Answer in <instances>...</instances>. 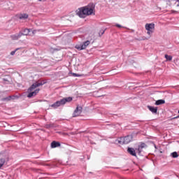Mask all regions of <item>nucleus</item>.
<instances>
[{"label": "nucleus", "instance_id": "20e7f679", "mask_svg": "<svg viewBox=\"0 0 179 179\" xmlns=\"http://www.w3.org/2000/svg\"><path fill=\"white\" fill-rule=\"evenodd\" d=\"M145 30H147V34H148L150 37H152V34H153V33L155 32V24L154 23L146 24Z\"/></svg>", "mask_w": 179, "mask_h": 179}, {"label": "nucleus", "instance_id": "cd10ccee", "mask_svg": "<svg viewBox=\"0 0 179 179\" xmlns=\"http://www.w3.org/2000/svg\"><path fill=\"white\" fill-rule=\"evenodd\" d=\"M156 179H159V178H156Z\"/></svg>", "mask_w": 179, "mask_h": 179}, {"label": "nucleus", "instance_id": "a878e982", "mask_svg": "<svg viewBox=\"0 0 179 179\" xmlns=\"http://www.w3.org/2000/svg\"><path fill=\"white\" fill-rule=\"evenodd\" d=\"M34 33H36V31H32V34H34Z\"/></svg>", "mask_w": 179, "mask_h": 179}, {"label": "nucleus", "instance_id": "393cba45", "mask_svg": "<svg viewBox=\"0 0 179 179\" xmlns=\"http://www.w3.org/2000/svg\"><path fill=\"white\" fill-rule=\"evenodd\" d=\"M47 0H38L39 2H45Z\"/></svg>", "mask_w": 179, "mask_h": 179}, {"label": "nucleus", "instance_id": "f257e3e1", "mask_svg": "<svg viewBox=\"0 0 179 179\" xmlns=\"http://www.w3.org/2000/svg\"><path fill=\"white\" fill-rule=\"evenodd\" d=\"M76 15L79 17H87V16H90V15H94V7L85 6L80 8L76 11Z\"/></svg>", "mask_w": 179, "mask_h": 179}, {"label": "nucleus", "instance_id": "39448f33", "mask_svg": "<svg viewBox=\"0 0 179 179\" xmlns=\"http://www.w3.org/2000/svg\"><path fill=\"white\" fill-rule=\"evenodd\" d=\"M132 141V136H127L125 137H121L120 140H118V143L120 145H127V143H129Z\"/></svg>", "mask_w": 179, "mask_h": 179}, {"label": "nucleus", "instance_id": "f3484780", "mask_svg": "<svg viewBox=\"0 0 179 179\" xmlns=\"http://www.w3.org/2000/svg\"><path fill=\"white\" fill-rule=\"evenodd\" d=\"M29 17V15L27 14H21L20 15V19H27Z\"/></svg>", "mask_w": 179, "mask_h": 179}, {"label": "nucleus", "instance_id": "2eb2a0df", "mask_svg": "<svg viewBox=\"0 0 179 179\" xmlns=\"http://www.w3.org/2000/svg\"><path fill=\"white\" fill-rule=\"evenodd\" d=\"M59 146H61V144L59 143V142H56V141H52V143H51V148H58V147H59Z\"/></svg>", "mask_w": 179, "mask_h": 179}, {"label": "nucleus", "instance_id": "423d86ee", "mask_svg": "<svg viewBox=\"0 0 179 179\" xmlns=\"http://www.w3.org/2000/svg\"><path fill=\"white\" fill-rule=\"evenodd\" d=\"M90 41H87L83 42V44L76 45V48L77 50H79L80 51H81V50H86V48H87V46L90 45Z\"/></svg>", "mask_w": 179, "mask_h": 179}, {"label": "nucleus", "instance_id": "1a4fd4ad", "mask_svg": "<svg viewBox=\"0 0 179 179\" xmlns=\"http://www.w3.org/2000/svg\"><path fill=\"white\" fill-rule=\"evenodd\" d=\"M10 100H15V96H8L1 99V101H10Z\"/></svg>", "mask_w": 179, "mask_h": 179}, {"label": "nucleus", "instance_id": "bb28decb", "mask_svg": "<svg viewBox=\"0 0 179 179\" xmlns=\"http://www.w3.org/2000/svg\"><path fill=\"white\" fill-rule=\"evenodd\" d=\"M172 12H173V13H174V12H177V11L172 10Z\"/></svg>", "mask_w": 179, "mask_h": 179}, {"label": "nucleus", "instance_id": "b1692460", "mask_svg": "<svg viewBox=\"0 0 179 179\" xmlns=\"http://www.w3.org/2000/svg\"><path fill=\"white\" fill-rule=\"evenodd\" d=\"M115 26H116V27H118L119 29H121V27H122V26L121 24H116Z\"/></svg>", "mask_w": 179, "mask_h": 179}, {"label": "nucleus", "instance_id": "0eeeda50", "mask_svg": "<svg viewBox=\"0 0 179 179\" xmlns=\"http://www.w3.org/2000/svg\"><path fill=\"white\" fill-rule=\"evenodd\" d=\"M80 114H82V106H77L73 113V117H79Z\"/></svg>", "mask_w": 179, "mask_h": 179}, {"label": "nucleus", "instance_id": "7ed1b4c3", "mask_svg": "<svg viewBox=\"0 0 179 179\" xmlns=\"http://www.w3.org/2000/svg\"><path fill=\"white\" fill-rule=\"evenodd\" d=\"M69 101H72V97L64 98L60 101H57L55 103L52 104L50 107H52V108H58V107H61V106H64Z\"/></svg>", "mask_w": 179, "mask_h": 179}, {"label": "nucleus", "instance_id": "ddd939ff", "mask_svg": "<svg viewBox=\"0 0 179 179\" xmlns=\"http://www.w3.org/2000/svg\"><path fill=\"white\" fill-rule=\"evenodd\" d=\"M164 1L167 3V5H169V6H171V1H176L175 4H176L178 2V4L176 5V6L177 8L179 7V0H164Z\"/></svg>", "mask_w": 179, "mask_h": 179}, {"label": "nucleus", "instance_id": "9d476101", "mask_svg": "<svg viewBox=\"0 0 179 179\" xmlns=\"http://www.w3.org/2000/svg\"><path fill=\"white\" fill-rule=\"evenodd\" d=\"M148 110L152 113V114H157V107H154L151 106H147Z\"/></svg>", "mask_w": 179, "mask_h": 179}, {"label": "nucleus", "instance_id": "6e6552de", "mask_svg": "<svg viewBox=\"0 0 179 179\" xmlns=\"http://www.w3.org/2000/svg\"><path fill=\"white\" fill-rule=\"evenodd\" d=\"M22 37V32H19V34H15L10 36L11 40H19Z\"/></svg>", "mask_w": 179, "mask_h": 179}, {"label": "nucleus", "instance_id": "412c9836", "mask_svg": "<svg viewBox=\"0 0 179 179\" xmlns=\"http://www.w3.org/2000/svg\"><path fill=\"white\" fill-rule=\"evenodd\" d=\"M22 48H16L15 50L12 51L10 52V55H13L14 54H16V51H17L18 50H20Z\"/></svg>", "mask_w": 179, "mask_h": 179}, {"label": "nucleus", "instance_id": "9b49d317", "mask_svg": "<svg viewBox=\"0 0 179 179\" xmlns=\"http://www.w3.org/2000/svg\"><path fill=\"white\" fill-rule=\"evenodd\" d=\"M145 147H146V144L145 143H142L141 145L138 146L137 150L138 155H141V153L143 152V149H145Z\"/></svg>", "mask_w": 179, "mask_h": 179}, {"label": "nucleus", "instance_id": "dca6fc26", "mask_svg": "<svg viewBox=\"0 0 179 179\" xmlns=\"http://www.w3.org/2000/svg\"><path fill=\"white\" fill-rule=\"evenodd\" d=\"M164 103H166V101H164V99H159L155 102V105L160 106L162 104H164Z\"/></svg>", "mask_w": 179, "mask_h": 179}, {"label": "nucleus", "instance_id": "4468645a", "mask_svg": "<svg viewBox=\"0 0 179 179\" xmlns=\"http://www.w3.org/2000/svg\"><path fill=\"white\" fill-rule=\"evenodd\" d=\"M127 152L131 155V156H136V152H135V149L132 148H129Z\"/></svg>", "mask_w": 179, "mask_h": 179}, {"label": "nucleus", "instance_id": "6ab92c4d", "mask_svg": "<svg viewBox=\"0 0 179 179\" xmlns=\"http://www.w3.org/2000/svg\"><path fill=\"white\" fill-rule=\"evenodd\" d=\"M165 58L167 61H171L173 59V57L171 55H165Z\"/></svg>", "mask_w": 179, "mask_h": 179}, {"label": "nucleus", "instance_id": "a211bd4d", "mask_svg": "<svg viewBox=\"0 0 179 179\" xmlns=\"http://www.w3.org/2000/svg\"><path fill=\"white\" fill-rule=\"evenodd\" d=\"M171 156H172L173 159H176L178 157V153H177V152H173L171 154Z\"/></svg>", "mask_w": 179, "mask_h": 179}, {"label": "nucleus", "instance_id": "5701e85b", "mask_svg": "<svg viewBox=\"0 0 179 179\" xmlns=\"http://www.w3.org/2000/svg\"><path fill=\"white\" fill-rule=\"evenodd\" d=\"M72 75H73V76L78 77V78H79L80 76H82V75L77 74V73H73Z\"/></svg>", "mask_w": 179, "mask_h": 179}, {"label": "nucleus", "instance_id": "4be33fe9", "mask_svg": "<svg viewBox=\"0 0 179 179\" xmlns=\"http://www.w3.org/2000/svg\"><path fill=\"white\" fill-rule=\"evenodd\" d=\"M106 31V29H101L99 31V36H103Z\"/></svg>", "mask_w": 179, "mask_h": 179}, {"label": "nucleus", "instance_id": "f8f14e48", "mask_svg": "<svg viewBox=\"0 0 179 179\" xmlns=\"http://www.w3.org/2000/svg\"><path fill=\"white\" fill-rule=\"evenodd\" d=\"M21 33L22 36H32L31 34H30V29H25Z\"/></svg>", "mask_w": 179, "mask_h": 179}, {"label": "nucleus", "instance_id": "aec40b11", "mask_svg": "<svg viewBox=\"0 0 179 179\" xmlns=\"http://www.w3.org/2000/svg\"><path fill=\"white\" fill-rule=\"evenodd\" d=\"M5 164V159H0V169Z\"/></svg>", "mask_w": 179, "mask_h": 179}, {"label": "nucleus", "instance_id": "f03ea898", "mask_svg": "<svg viewBox=\"0 0 179 179\" xmlns=\"http://www.w3.org/2000/svg\"><path fill=\"white\" fill-rule=\"evenodd\" d=\"M45 83H43V82H36L35 83H34L29 89H28V92H29V94L27 95V97H29V99L36 96L37 94V93H38V92H40V89H37L35 91L33 92V90H34V89H36V87H39V86H43V85H44Z\"/></svg>", "mask_w": 179, "mask_h": 179}]
</instances>
